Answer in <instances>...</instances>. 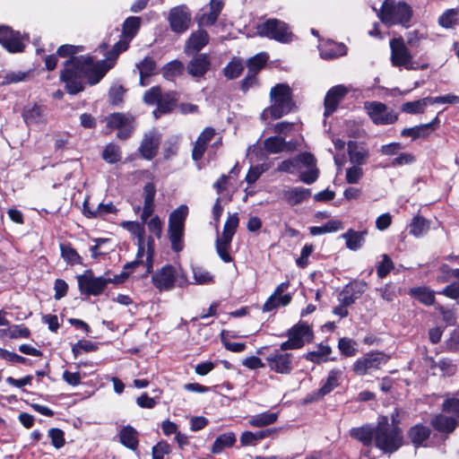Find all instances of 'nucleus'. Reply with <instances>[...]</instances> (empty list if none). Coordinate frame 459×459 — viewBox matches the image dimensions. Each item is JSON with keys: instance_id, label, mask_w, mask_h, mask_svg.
I'll use <instances>...</instances> for the list:
<instances>
[{"instance_id": "1", "label": "nucleus", "mask_w": 459, "mask_h": 459, "mask_svg": "<svg viewBox=\"0 0 459 459\" xmlns=\"http://www.w3.org/2000/svg\"><path fill=\"white\" fill-rule=\"evenodd\" d=\"M118 54L111 49L104 60L94 62L91 56H72L65 62L60 78L70 94L83 90V79L91 85L97 84L116 64Z\"/></svg>"}, {"instance_id": "2", "label": "nucleus", "mask_w": 459, "mask_h": 459, "mask_svg": "<svg viewBox=\"0 0 459 459\" xmlns=\"http://www.w3.org/2000/svg\"><path fill=\"white\" fill-rule=\"evenodd\" d=\"M374 441L385 453H394L403 445L401 429L390 424L386 417H383L375 428Z\"/></svg>"}, {"instance_id": "3", "label": "nucleus", "mask_w": 459, "mask_h": 459, "mask_svg": "<svg viewBox=\"0 0 459 459\" xmlns=\"http://www.w3.org/2000/svg\"><path fill=\"white\" fill-rule=\"evenodd\" d=\"M120 226L126 230H128L132 236L135 237L137 238V245H138V252H137V258L136 260L132 264V265H138L140 264H143V261L141 260V257L144 255V236H145V229L143 223H140L138 221H125L120 223ZM147 253H146V258L144 261L147 273H151L152 269V263H153V240L149 238L147 242Z\"/></svg>"}, {"instance_id": "4", "label": "nucleus", "mask_w": 459, "mask_h": 459, "mask_svg": "<svg viewBox=\"0 0 459 459\" xmlns=\"http://www.w3.org/2000/svg\"><path fill=\"white\" fill-rule=\"evenodd\" d=\"M188 214V207L185 204L178 206L169 217V239L171 248L175 252H180L184 247L185 221Z\"/></svg>"}, {"instance_id": "5", "label": "nucleus", "mask_w": 459, "mask_h": 459, "mask_svg": "<svg viewBox=\"0 0 459 459\" xmlns=\"http://www.w3.org/2000/svg\"><path fill=\"white\" fill-rule=\"evenodd\" d=\"M412 16L411 6L404 2L386 0L381 7L380 17L382 22L388 24H401L407 26Z\"/></svg>"}, {"instance_id": "6", "label": "nucleus", "mask_w": 459, "mask_h": 459, "mask_svg": "<svg viewBox=\"0 0 459 459\" xmlns=\"http://www.w3.org/2000/svg\"><path fill=\"white\" fill-rule=\"evenodd\" d=\"M389 46L391 50L390 60L394 66L406 70H418L425 67L420 66L419 63L413 60L412 55L402 37L392 39Z\"/></svg>"}, {"instance_id": "7", "label": "nucleus", "mask_w": 459, "mask_h": 459, "mask_svg": "<svg viewBox=\"0 0 459 459\" xmlns=\"http://www.w3.org/2000/svg\"><path fill=\"white\" fill-rule=\"evenodd\" d=\"M270 100L273 113L283 115L297 111V107L291 98L290 87L286 83H278L270 91Z\"/></svg>"}, {"instance_id": "8", "label": "nucleus", "mask_w": 459, "mask_h": 459, "mask_svg": "<svg viewBox=\"0 0 459 459\" xmlns=\"http://www.w3.org/2000/svg\"><path fill=\"white\" fill-rule=\"evenodd\" d=\"M256 33L260 37L274 39L281 43L292 41L293 34L287 23L278 19H268L256 26Z\"/></svg>"}, {"instance_id": "9", "label": "nucleus", "mask_w": 459, "mask_h": 459, "mask_svg": "<svg viewBox=\"0 0 459 459\" xmlns=\"http://www.w3.org/2000/svg\"><path fill=\"white\" fill-rule=\"evenodd\" d=\"M106 276L95 277L91 270H87L83 274L77 276L78 286L81 293L86 295L98 296L109 283Z\"/></svg>"}, {"instance_id": "10", "label": "nucleus", "mask_w": 459, "mask_h": 459, "mask_svg": "<svg viewBox=\"0 0 459 459\" xmlns=\"http://www.w3.org/2000/svg\"><path fill=\"white\" fill-rule=\"evenodd\" d=\"M269 369L281 375H290L293 370V355L281 351H273L265 358Z\"/></svg>"}, {"instance_id": "11", "label": "nucleus", "mask_w": 459, "mask_h": 459, "mask_svg": "<svg viewBox=\"0 0 459 459\" xmlns=\"http://www.w3.org/2000/svg\"><path fill=\"white\" fill-rule=\"evenodd\" d=\"M447 103H459V97L450 94L440 97H428L417 101L404 103L402 111L406 113H423L425 108L428 106L444 105Z\"/></svg>"}, {"instance_id": "12", "label": "nucleus", "mask_w": 459, "mask_h": 459, "mask_svg": "<svg viewBox=\"0 0 459 459\" xmlns=\"http://www.w3.org/2000/svg\"><path fill=\"white\" fill-rule=\"evenodd\" d=\"M387 360L388 357L382 352H369L355 361L353 371L356 375L364 376L371 370L379 368Z\"/></svg>"}, {"instance_id": "13", "label": "nucleus", "mask_w": 459, "mask_h": 459, "mask_svg": "<svg viewBox=\"0 0 459 459\" xmlns=\"http://www.w3.org/2000/svg\"><path fill=\"white\" fill-rule=\"evenodd\" d=\"M168 21L173 32L184 33L190 26L191 13L186 5L173 7L169 13Z\"/></svg>"}, {"instance_id": "14", "label": "nucleus", "mask_w": 459, "mask_h": 459, "mask_svg": "<svg viewBox=\"0 0 459 459\" xmlns=\"http://www.w3.org/2000/svg\"><path fill=\"white\" fill-rule=\"evenodd\" d=\"M177 271L174 266L166 264L152 274V281L160 291H168L174 288Z\"/></svg>"}, {"instance_id": "15", "label": "nucleus", "mask_w": 459, "mask_h": 459, "mask_svg": "<svg viewBox=\"0 0 459 459\" xmlns=\"http://www.w3.org/2000/svg\"><path fill=\"white\" fill-rule=\"evenodd\" d=\"M141 19L132 16L127 18L123 25L122 38L114 45L113 50L118 55L126 50L131 39L134 37L140 28Z\"/></svg>"}, {"instance_id": "16", "label": "nucleus", "mask_w": 459, "mask_h": 459, "mask_svg": "<svg viewBox=\"0 0 459 459\" xmlns=\"http://www.w3.org/2000/svg\"><path fill=\"white\" fill-rule=\"evenodd\" d=\"M0 43L11 53H20L24 49L23 37L8 26H0Z\"/></svg>"}, {"instance_id": "17", "label": "nucleus", "mask_w": 459, "mask_h": 459, "mask_svg": "<svg viewBox=\"0 0 459 459\" xmlns=\"http://www.w3.org/2000/svg\"><path fill=\"white\" fill-rule=\"evenodd\" d=\"M105 123L110 130L117 129V137L122 140L128 138L134 129L129 117H106Z\"/></svg>"}, {"instance_id": "18", "label": "nucleus", "mask_w": 459, "mask_h": 459, "mask_svg": "<svg viewBox=\"0 0 459 459\" xmlns=\"http://www.w3.org/2000/svg\"><path fill=\"white\" fill-rule=\"evenodd\" d=\"M343 371L339 368L332 369L320 389H318L308 401H315L323 398L325 395L330 394L335 387L340 385V380L342 377Z\"/></svg>"}, {"instance_id": "19", "label": "nucleus", "mask_w": 459, "mask_h": 459, "mask_svg": "<svg viewBox=\"0 0 459 459\" xmlns=\"http://www.w3.org/2000/svg\"><path fill=\"white\" fill-rule=\"evenodd\" d=\"M350 91V88L344 85H336L332 87L325 98V111L324 115H328L336 110V108L343 97Z\"/></svg>"}, {"instance_id": "20", "label": "nucleus", "mask_w": 459, "mask_h": 459, "mask_svg": "<svg viewBox=\"0 0 459 459\" xmlns=\"http://www.w3.org/2000/svg\"><path fill=\"white\" fill-rule=\"evenodd\" d=\"M160 137L156 132H149L140 144L139 152L146 160H152L158 152Z\"/></svg>"}, {"instance_id": "21", "label": "nucleus", "mask_w": 459, "mask_h": 459, "mask_svg": "<svg viewBox=\"0 0 459 459\" xmlns=\"http://www.w3.org/2000/svg\"><path fill=\"white\" fill-rule=\"evenodd\" d=\"M209 42V35L204 30H197L194 31L188 38L185 53L186 55H194L198 53Z\"/></svg>"}, {"instance_id": "22", "label": "nucleus", "mask_w": 459, "mask_h": 459, "mask_svg": "<svg viewBox=\"0 0 459 459\" xmlns=\"http://www.w3.org/2000/svg\"><path fill=\"white\" fill-rule=\"evenodd\" d=\"M320 56L323 59H334L347 53L346 46L342 43H337L333 40H327L319 45Z\"/></svg>"}, {"instance_id": "23", "label": "nucleus", "mask_w": 459, "mask_h": 459, "mask_svg": "<svg viewBox=\"0 0 459 459\" xmlns=\"http://www.w3.org/2000/svg\"><path fill=\"white\" fill-rule=\"evenodd\" d=\"M288 337L299 343V348H302L306 342H309L313 338V332L306 323H299L288 331Z\"/></svg>"}, {"instance_id": "24", "label": "nucleus", "mask_w": 459, "mask_h": 459, "mask_svg": "<svg viewBox=\"0 0 459 459\" xmlns=\"http://www.w3.org/2000/svg\"><path fill=\"white\" fill-rule=\"evenodd\" d=\"M365 288L366 284L363 282L347 285L339 295L340 303L346 307L351 306L360 297Z\"/></svg>"}, {"instance_id": "25", "label": "nucleus", "mask_w": 459, "mask_h": 459, "mask_svg": "<svg viewBox=\"0 0 459 459\" xmlns=\"http://www.w3.org/2000/svg\"><path fill=\"white\" fill-rule=\"evenodd\" d=\"M310 196V190L296 186L286 189L282 192L283 200L290 205H297L307 200Z\"/></svg>"}, {"instance_id": "26", "label": "nucleus", "mask_w": 459, "mask_h": 459, "mask_svg": "<svg viewBox=\"0 0 459 459\" xmlns=\"http://www.w3.org/2000/svg\"><path fill=\"white\" fill-rule=\"evenodd\" d=\"M439 125V120L436 117L430 123L422 124L414 127L405 128L402 131L403 136H411L412 139L425 137L434 131Z\"/></svg>"}, {"instance_id": "27", "label": "nucleus", "mask_w": 459, "mask_h": 459, "mask_svg": "<svg viewBox=\"0 0 459 459\" xmlns=\"http://www.w3.org/2000/svg\"><path fill=\"white\" fill-rule=\"evenodd\" d=\"M209 13H202L196 17L199 25H212L218 19L223 7V0H210Z\"/></svg>"}, {"instance_id": "28", "label": "nucleus", "mask_w": 459, "mask_h": 459, "mask_svg": "<svg viewBox=\"0 0 459 459\" xmlns=\"http://www.w3.org/2000/svg\"><path fill=\"white\" fill-rule=\"evenodd\" d=\"M348 154L350 161L359 166L364 165L368 158V151L362 144L353 141L348 143Z\"/></svg>"}, {"instance_id": "29", "label": "nucleus", "mask_w": 459, "mask_h": 459, "mask_svg": "<svg viewBox=\"0 0 459 459\" xmlns=\"http://www.w3.org/2000/svg\"><path fill=\"white\" fill-rule=\"evenodd\" d=\"M430 424L437 431L446 434L452 433L458 425L455 418L444 414L436 415Z\"/></svg>"}, {"instance_id": "30", "label": "nucleus", "mask_w": 459, "mask_h": 459, "mask_svg": "<svg viewBox=\"0 0 459 459\" xmlns=\"http://www.w3.org/2000/svg\"><path fill=\"white\" fill-rule=\"evenodd\" d=\"M210 69V61L205 54L198 55L187 65V72L194 77L203 76Z\"/></svg>"}, {"instance_id": "31", "label": "nucleus", "mask_w": 459, "mask_h": 459, "mask_svg": "<svg viewBox=\"0 0 459 459\" xmlns=\"http://www.w3.org/2000/svg\"><path fill=\"white\" fill-rule=\"evenodd\" d=\"M430 434V429L422 424H416L408 430V437L415 446H421Z\"/></svg>"}, {"instance_id": "32", "label": "nucleus", "mask_w": 459, "mask_h": 459, "mask_svg": "<svg viewBox=\"0 0 459 459\" xmlns=\"http://www.w3.org/2000/svg\"><path fill=\"white\" fill-rule=\"evenodd\" d=\"M236 443V436L233 432H227L220 435L215 439L211 452L213 455L221 453L225 448L231 447Z\"/></svg>"}, {"instance_id": "33", "label": "nucleus", "mask_w": 459, "mask_h": 459, "mask_svg": "<svg viewBox=\"0 0 459 459\" xmlns=\"http://www.w3.org/2000/svg\"><path fill=\"white\" fill-rule=\"evenodd\" d=\"M366 234L367 230L355 231L349 230L342 237L346 240V246L349 249L357 250L362 247Z\"/></svg>"}, {"instance_id": "34", "label": "nucleus", "mask_w": 459, "mask_h": 459, "mask_svg": "<svg viewBox=\"0 0 459 459\" xmlns=\"http://www.w3.org/2000/svg\"><path fill=\"white\" fill-rule=\"evenodd\" d=\"M120 442L126 447L134 450L138 446V438L136 430L131 427H124L119 433Z\"/></svg>"}, {"instance_id": "35", "label": "nucleus", "mask_w": 459, "mask_h": 459, "mask_svg": "<svg viewBox=\"0 0 459 459\" xmlns=\"http://www.w3.org/2000/svg\"><path fill=\"white\" fill-rule=\"evenodd\" d=\"M278 419V414L275 412H262L252 416L248 420V424L255 428H262L274 423Z\"/></svg>"}, {"instance_id": "36", "label": "nucleus", "mask_w": 459, "mask_h": 459, "mask_svg": "<svg viewBox=\"0 0 459 459\" xmlns=\"http://www.w3.org/2000/svg\"><path fill=\"white\" fill-rule=\"evenodd\" d=\"M331 352L332 348L329 345L320 343L316 351L307 352L305 359L314 363H320L321 361H326Z\"/></svg>"}, {"instance_id": "37", "label": "nucleus", "mask_w": 459, "mask_h": 459, "mask_svg": "<svg viewBox=\"0 0 459 459\" xmlns=\"http://www.w3.org/2000/svg\"><path fill=\"white\" fill-rule=\"evenodd\" d=\"M178 101V94L174 91L161 92L157 110L161 113H168L172 111L173 107Z\"/></svg>"}, {"instance_id": "38", "label": "nucleus", "mask_w": 459, "mask_h": 459, "mask_svg": "<svg viewBox=\"0 0 459 459\" xmlns=\"http://www.w3.org/2000/svg\"><path fill=\"white\" fill-rule=\"evenodd\" d=\"M351 436L365 445H369L375 438V429L368 426H362L360 428L352 429Z\"/></svg>"}, {"instance_id": "39", "label": "nucleus", "mask_w": 459, "mask_h": 459, "mask_svg": "<svg viewBox=\"0 0 459 459\" xmlns=\"http://www.w3.org/2000/svg\"><path fill=\"white\" fill-rule=\"evenodd\" d=\"M215 247L218 255L224 263L232 262L233 259L230 254V249L231 247L230 239L218 238L215 241Z\"/></svg>"}, {"instance_id": "40", "label": "nucleus", "mask_w": 459, "mask_h": 459, "mask_svg": "<svg viewBox=\"0 0 459 459\" xmlns=\"http://www.w3.org/2000/svg\"><path fill=\"white\" fill-rule=\"evenodd\" d=\"M140 73V82L142 85H145V79L153 74L156 64L152 57H145L140 64L137 65Z\"/></svg>"}, {"instance_id": "41", "label": "nucleus", "mask_w": 459, "mask_h": 459, "mask_svg": "<svg viewBox=\"0 0 459 459\" xmlns=\"http://www.w3.org/2000/svg\"><path fill=\"white\" fill-rule=\"evenodd\" d=\"M410 292L424 305L430 306L435 301L434 292L426 287L414 288Z\"/></svg>"}, {"instance_id": "42", "label": "nucleus", "mask_w": 459, "mask_h": 459, "mask_svg": "<svg viewBox=\"0 0 459 459\" xmlns=\"http://www.w3.org/2000/svg\"><path fill=\"white\" fill-rule=\"evenodd\" d=\"M271 430H261L257 432L245 431L240 436V443L242 446H255L256 441L266 437Z\"/></svg>"}, {"instance_id": "43", "label": "nucleus", "mask_w": 459, "mask_h": 459, "mask_svg": "<svg viewBox=\"0 0 459 459\" xmlns=\"http://www.w3.org/2000/svg\"><path fill=\"white\" fill-rule=\"evenodd\" d=\"M61 256L63 259L72 265L82 264V258L77 253V251L72 247L69 244H61L60 245Z\"/></svg>"}, {"instance_id": "44", "label": "nucleus", "mask_w": 459, "mask_h": 459, "mask_svg": "<svg viewBox=\"0 0 459 459\" xmlns=\"http://www.w3.org/2000/svg\"><path fill=\"white\" fill-rule=\"evenodd\" d=\"M264 147L268 153H280L284 152L285 141L281 137L271 136L264 140Z\"/></svg>"}, {"instance_id": "45", "label": "nucleus", "mask_w": 459, "mask_h": 459, "mask_svg": "<svg viewBox=\"0 0 459 459\" xmlns=\"http://www.w3.org/2000/svg\"><path fill=\"white\" fill-rule=\"evenodd\" d=\"M238 226V217L237 213H233L229 215L227 221H225L223 231L221 233V238H227L232 240V238L237 230Z\"/></svg>"}, {"instance_id": "46", "label": "nucleus", "mask_w": 459, "mask_h": 459, "mask_svg": "<svg viewBox=\"0 0 459 459\" xmlns=\"http://www.w3.org/2000/svg\"><path fill=\"white\" fill-rule=\"evenodd\" d=\"M457 9H448L439 16L438 24L446 29L453 28L457 22Z\"/></svg>"}, {"instance_id": "47", "label": "nucleus", "mask_w": 459, "mask_h": 459, "mask_svg": "<svg viewBox=\"0 0 459 459\" xmlns=\"http://www.w3.org/2000/svg\"><path fill=\"white\" fill-rule=\"evenodd\" d=\"M244 69V64L240 59H232L223 69L224 75L228 79L238 77Z\"/></svg>"}, {"instance_id": "48", "label": "nucleus", "mask_w": 459, "mask_h": 459, "mask_svg": "<svg viewBox=\"0 0 459 459\" xmlns=\"http://www.w3.org/2000/svg\"><path fill=\"white\" fill-rule=\"evenodd\" d=\"M193 277L196 284H212L214 282L213 275L203 267H194Z\"/></svg>"}, {"instance_id": "49", "label": "nucleus", "mask_w": 459, "mask_h": 459, "mask_svg": "<svg viewBox=\"0 0 459 459\" xmlns=\"http://www.w3.org/2000/svg\"><path fill=\"white\" fill-rule=\"evenodd\" d=\"M356 342L352 339L343 337L341 338L338 342V349L341 353L346 357L355 356L358 350L356 348Z\"/></svg>"}, {"instance_id": "50", "label": "nucleus", "mask_w": 459, "mask_h": 459, "mask_svg": "<svg viewBox=\"0 0 459 459\" xmlns=\"http://www.w3.org/2000/svg\"><path fill=\"white\" fill-rule=\"evenodd\" d=\"M429 222L422 217H415L413 218L411 225H410V232L415 237H420L426 233L429 230Z\"/></svg>"}, {"instance_id": "51", "label": "nucleus", "mask_w": 459, "mask_h": 459, "mask_svg": "<svg viewBox=\"0 0 459 459\" xmlns=\"http://www.w3.org/2000/svg\"><path fill=\"white\" fill-rule=\"evenodd\" d=\"M267 55L260 53L251 57L247 62L248 73L256 74L265 65L267 61Z\"/></svg>"}, {"instance_id": "52", "label": "nucleus", "mask_w": 459, "mask_h": 459, "mask_svg": "<svg viewBox=\"0 0 459 459\" xmlns=\"http://www.w3.org/2000/svg\"><path fill=\"white\" fill-rule=\"evenodd\" d=\"M102 158L108 163H116L119 161L121 159L119 147L113 143L108 144L102 152Z\"/></svg>"}, {"instance_id": "53", "label": "nucleus", "mask_w": 459, "mask_h": 459, "mask_svg": "<svg viewBox=\"0 0 459 459\" xmlns=\"http://www.w3.org/2000/svg\"><path fill=\"white\" fill-rule=\"evenodd\" d=\"M363 169L359 165H353L346 169L345 180L348 184H358L362 178Z\"/></svg>"}, {"instance_id": "54", "label": "nucleus", "mask_w": 459, "mask_h": 459, "mask_svg": "<svg viewBox=\"0 0 459 459\" xmlns=\"http://www.w3.org/2000/svg\"><path fill=\"white\" fill-rule=\"evenodd\" d=\"M161 89L160 87H152L143 95V100L151 106H158L160 98H161Z\"/></svg>"}, {"instance_id": "55", "label": "nucleus", "mask_w": 459, "mask_h": 459, "mask_svg": "<svg viewBox=\"0 0 459 459\" xmlns=\"http://www.w3.org/2000/svg\"><path fill=\"white\" fill-rule=\"evenodd\" d=\"M394 269V263L387 255H382V262L377 268V273L379 278H385L391 270Z\"/></svg>"}, {"instance_id": "56", "label": "nucleus", "mask_w": 459, "mask_h": 459, "mask_svg": "<svg viewBox=\"0 0 459 459\" xmlns=\"http://www.w3.org/2000/svg\"><path fill=\"white\" fill-rule=\"evenodd\" d=\"M183 70V64L180 61L174 60L168 63L163 68L164 76L167 78L174 77L179 74Z\"/></svg>"}, {"instance_id": "57", "label": "nucleus", "mask_w": 459, "mask_h": 459, "mask_svg": "<svg viewBox=\"0 0 459 459\" xmlns=\"http://www.w3.org/2000/svg\"><path fill=\"white\" fill-rule=\"evenodd\" d=\"M125 90L121 85H114L108 92V100L111 104L118 105L123 100Z\"/></svg>"}, {"instance_id": "58", "label": "nucleus", "mask_w": 459, "mask_h": 459, "mask_svg": "<svg viewBox=\"0 0 459 459\" xmlns=\"http://www.w3.org/2000/svg\"><path fill=\"white\" fill-rule=\"evenodd\" d=\"M11 338H28L30 330L25 326L13 325L4 331Z\"/></svg>"}, {"instance_id": "59", "label": "nucleus", "mask_w": 459, "mask_h": 459, "mask_svg": "<svg viewBox=\"0 0 459 459\" xmlns=\"http://www.w3.org/2000/svg\"><path fill=\"white\" fill-rule=\"evenodd\" d=\"M265 170L266 168L264 165L251 167L246 176V181L249 185L254 184Z\"/></svg>"}, {"instance_id": "60", "label": "nucleus", "mask_w": 459, "mask_h": 459, "mask_svg": "<svg viewBox=\"0 0 459 459\" xmlns=\"http://www.w3.org/2000/svg\"><path fill=\"white\" fill-rule=\"evenodd\" d=\"M147 227L151 233H152L155 237L160 238L162 233V221L160 219L155 215L151 218L150 221H147Z\"/></svg>"}, {"instance_id": "61", "label": "nucleus", "mask_w": 459, "mask_h": 459, "mask_svg": "<svg viewBox=\"0 0 459 459\" xmlns=\"http://www.w3.org/2000/svg\"><path fill=\"white\" fill-rule=\"evenodd\" d=\"M48 436L56 448H61L65 445L64 432L59 429H50Z\"/></svg>"}, {"instance_id": "62", "label": "nucleus", "mask_w": 459, "mask_h": 459, "mask_svg": "<svg viewBox=\"0 0 459 459\" xmlns=\"http://www.w3.org/2000/svg\"><path fill=\"white\" fill-rule=\"evenodd\" d=\"M439 294L444 295L449 299H459V281H454L444 288Z\"/></svg>"}, {"instance_id": "63", "label": "nucleus", "mask_w": 459, "mask_h": 459, "mask_svg": "<svg viewBox=\"0 0 459 459\" xmlns=\"http://www.w3.org/2000/svg\"><path fill=\"white\" fill-rule=\"evenodd\" d=\"M443 411L453 413L459 418V399L450 398L445 400L443 403Z\"/></svg>"}, {"instance_id": "64", "label": "nucleus", "mask_w": 459, "mask_h": 459, "mask_svg": "<svg viewBox=\"0 0 459 459\" xmlns=\"http://www.w3.org/2000/svg\"><path fill=\"white\" fill-rule=\"evenodd\" d=\"M446 350L449 351H459V329L454 330L446 342Z\"/></svg>"}]
</instances>
